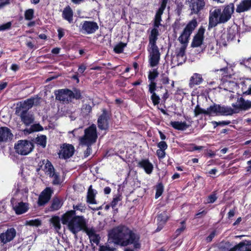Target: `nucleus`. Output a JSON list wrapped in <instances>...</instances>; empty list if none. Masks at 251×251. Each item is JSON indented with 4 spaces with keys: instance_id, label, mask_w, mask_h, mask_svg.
<instances>
[{
    "instance_id": "nucleus-1",
    "label": "nucleus",
    "mask_w": 251,
    "mask_h": 251,
    "mask_svg": "<svg viewBox=\"0 0 251 251\" xmlns=\"http://www.w3.org/2000/svg\"><path fill=\"white\" fill-rule=\"evenodd\" d=\"M108 237L115 245L121 247L133 245L135 249L141 247L139 235L125 225L121 224L111 229Z\"/></svg>"
},
{
    "instance_id": "nucleus-2",
    "label": "nucleus",
    "mask_w": 251,
    "mask_h": 251,
    "mask_svg": "<svg viewBox=\"0 0 251 251\" xmlns=\"http://www.w3.org/2000/svg\"><path fill=\"white\" fill-rule=\"evenodd\" d=\"M63 225H66L68 229L74 235L78 232L86 230L88 227L86 219L83 216L76 215L75 210H68L61 217Z\"/></svg>"
},
{
    "instance_id": "nucleus-3",
    "label": "nucleus",
    "mask_w": 251,
    "mask_h": 251,
    "mask_svg": "<svg viewBox=\"0 0 251 251\" xmlns=\"http://www.w3.org/2000/svg\"><path fill=\"white\" fill-rule=\"evenodd\" d=\"M56 100L66 103L72 102L73 100H81L83 97L81 91L77 88L71 90L68 88L59 89L55 92Z\"/></svg>"
},
{
    "instance_id": "nucleus-4",
    "label": "nucleus",
    "mask_w": 251,
    "mask_h": 251,
    "mask_svg": "<svg viewBox=\"0 0 251 251\" xmlns=\"http://www.w3.org/2000/svg\"><path fill=\"white\" fill-rule=\"evenodd\" d=\"M158 37L149 36V62L151 67H154L158 65L160 60L161 53L157 45Z\"/></svg>"
},
{
    "instance_id": "nucleus-5",
    "label": "nucleus",
    "mask_w": 251,
    "mask_h": 251,
    "mask_svg": "<svg viewBox=\"0 0 251 251\" xmlns=\"http://www.w3.org/2000/svg\"><path fill=\"white\" fill-rule=\"evenodd\" d=\"M170 0H160V6L157 10L154 18L153 20V28L151 31V33L149 36L158 37L159 33L158 28L162 25L161 22L162 21V15L164 11L167 7V3Z\"/></svg>"
},
{
    "instance_id": "nucleus-6",
    "label": "nucleus",
    "mask_w": 251,
    "mask_h": 251,
    "mask_svg": "<svg viewBox=\"0 0 251 251\" xmlns=\"http://www.w3.org/2000/svg\"><path fill=\"white\" fill-rule=\"evenodd\" d=\"M98 138L96 126L92 124L84 130V134L80 139L82 145H92Z\"/></svg>"
},
{
    "instance_id": "nucleus-7",
    "label": "nucleus",
    "mask_w": 251,
    "mask_h": 251,
    "mask_svg": "<svg viewBox=\"0 0 251 251\" xmlns=\"http://www.w3.org/2000/svg\"><path fill=\"white\" fill-rule=\"evenodd\" d=\"M197 25L198 23L195 19H193L187 24L178 38V40L183 46H187L190 36Z\"/></svg>"
},
{
    "instance_id": "nucleus-8",
    "label": "nucleus",
    "mask_w": 251,
    "mask_h": 251,
    "mask_svg": "<svg viewBox=\"0 0 251 251\" xmlns=\"http://www.w3.org/2000/svg\"><path fill=\"white\" fill-rule=\"evenodd\" d=\"M34 147L33 143L26 140L18 141V143L15 144L14 147L16 152L22 155L29 154L32 151Z\"/></svg>"
},
{
    "instance_id": "nucleus-9",
    "label": "nucleus",
    "mask_w": 251,
    "mask_h": 251,
    "mask_svg": "<svg viewBox=\"0 0 251 251\" xmlns=\"http://www.w3.org/2000/svg\"><path fill=\"white\" fill-rule=\"evenodd\" d=\"M101 112L102 113L98 118V127L100 130H106L109 128V121L111 116V113L105 108H103Z\"/></svg>"
},
{
    "instance_id": "nucleus-10",
    "label": "nucleus",
    "mask_w": 251,
    "mask_h": 251,
    "mask_svg": "<svg viewBox=\"0 0 251 251\" xmlns=\"http://www.w3.org/2000/svg\"><path fill=\"white\" fill-rule=\"evenodd\" d=\"M221 9L220 8H216L213 11H210L208 25V30H210L213 27L216 26L218 24L225 23L224 22H221Z\"/></svg>"
},
{
    "instance_id": "nucleus-11",
    "label": "nucleus",
    "mask_w": 251,
    "mask_h": 251,
    "mask_svg": "<svg viewBox=\"0 0 251 251\" xmlns=\"http://www.w3.org/2000/svg\"><path fill=\"white\" fill-rule=\"evenodd\" d=\"M15 114L19 116L21 121L26 126L32 124L35 120L34 116L26 110H21L20 109H16Z\"/></svg>"
},
{
    "instance_id": "nucleus-12",
    "label": "nucleus",
    "mask_w": 251,
    "mask_h": 251,
    "mask_svg": "<svg viewBox=\"0 0 251 251\" xmlns=\"http://www.w3.org/2000/svg\"><path fill=\"white\" fill-rule=\"evenodd\" d=\"M235 113L241 110H247L251 108V101L245 100L243 97L238 98L236 103L231 104Z\"/></svg>"
},
{
    "instance_id": "nucleus-13",
    "label": "nucleus",
    "mask_w": 251,
    "mask_h": 251,
    "mask_svg": "<svg viewBox=\"0 0 251 251\" xmlns=\"http://www.w3.org/2000/svg\"><path fill=\"white\" fill-rule=\"evenodd\" d=\"M75 151V148L72 145L64 144L58 153L59 157L63 159H69L74 155Z\"/></svg>"
},
{
    "instance_id": "nucleus-14",
    "label": "nucleus",
    "mask_w": 251,
    "mask_h": 251,
    "mask_svg": "<svg viewBox=\"0 0 251 251\" xmlns=\"http://www.w3.org/2000/svg\"><path fill=\"white\" fill-rule=\"evenodd\" d=\"M81 25L82 33L88 34L94 33L99 28L98 24L94 21H85Z\"/></svg>"
},
{
    "instance_id": "nucleus-15",
    "label": "nucleus",
    "mask_w": 251,
    "mask_h": 251,
    "mask_svg": "<svg viewBox=\"0 0 251 251\" xmlns=\"http://www.w3.org/2000/svg\"><path fill=\"white\" fill-rule=\"evenodd\" d=\"M17 231L14 227L8 228L5 232L0 234V242L5 244L12 241L16 237Z\"/></svg>"
},
{
    "instance_id": "nucleus-16",
    "label": "nucleus",
    "mask_w": 251,
    "mask_h": 251,
    "mask_svg": "<svg viewBox=\"0 0 251 251\" xmlns=\"http://www.w3.org/2000/svg\"><path fill=\"white\" fill-rule=\"evenodd\" d=\"M53 190L50 187H46L40 194L38 200V205L44 206L50 200Z\"/></svg>"
},
{
    "instance_id": "nucleus-17",
    "label": "nucleus",
    "mask_w": 251,
    "mask_h": 251,
    "mask_svg": "<svg viewBox=\"0 0 251 251\" xmlns=\"http://www.w3.org/2000/svg\"><path fill=\"white\" fill-rule=\"evenodd\" d=\"M235 10L234 3H230L224 6V8L221 15V22L225 23L228 22L230 18Z\"/></svg>"
},
{
    "instance_id": "nucleus-18",
    "label": "nucleus",
    "mask_w": 251,
    "mask_h": 251,
    "mask_svg": "<svg viewBox=\"0 0 251 251\" xmlns=\"http://www.w3.org/2000/svg\"><path fill=\"white\" fill-rule=\"evenodd\" d=\"M205 5L204 0H190V8L191 14H198Z\"/></svg>"
},
{
    "instance_id": "nucleus-19",
    "label": "nucleus",
    "mask_w": 251,
    "mask_h": 251,
    "mask_svg": "<svg viewBox=\"0 0 251 251\" xmlns=\"http://www.w3.org/2000/svg\"><path fill=\"white\" fill-rule=\"evenodd\" d=\"M205 32V29L203 26H201L196 33L194 36L193 41L191 43V47L193 48H197L200 47L204 40V33Z\"/></svg>"
},
{
    "instance_id": "nucleus-20",
    "label": "nucleus",
    "mask_w": 251,
    "mask_h": 251,
    "mask_svg": "<svg viewBox=\"0 0 251 251\" xmlns=\"http://www.w3.org/2000/svg\"><path fill=\"white\" fill-rule=\"evenodd\" d=\"M13 137L11 130L7 127H0V143L7 142L11 141Z\"/></svg>"
},
{
    "instance_id": "nucleus-21",
    "label": "nucleus",
    "mask_w": 251,
    "mask_h": 251,
    "mask_svg": "<svg viewBox=\"0 0 251 251\" xmlns=\"http://www.w3.org/2000/svg\"><path fill=\"white\" fill-rule=\"evenodd\" d=\"M251 10V0H241L237 5L236 12L241 13Z\"/></svg>"
},
{
    "instance_id": "nucleus-22",
    "label": "nucleus",
    "mask_w": 251,
    "mask_h": 251,
    "mask_svg": "<svg viewBox=\"0 0 251 251\" xmlns=\"http://www.w3.org/2000/svg\"><path fill=\"white\" fill-rule=\"evenodd\" d=\"M137 167L143 168L146 173L149 175L151 174L153 169L152 164L148 159H142L138 163Z\"/></svg>"
},
{
    "instance_id": "nucleus-23",
    "label": "nucleus",
    "mask_w": 251,
    "mask_h": 251,
    "mask_svg": "<svg viewBox=\"0 0 251 251\" xmlns=\"http://www.w3.org/2000/svg\"><path fill=\"white\" fill-rule=\"evenodd\" d=\"M84 232L88 236L91 242H93L97 245L99 244L100 237L99 234L96 233V230L93 227H87Z\"/></svg>"
},
{
    "instance_id": "nucleus-24",
    "label": "nucleus",
    "mask_w": 251,
    "mask_h": 251,
    "mask_svg": "<svg viewBox=\"0 0 251 251\" xmlns=\"http://www.w3.org/2000/svg\"><path fill=\"white\" fill-rule=\"evenodd\" d=\"M159 74L157 69H153L149 72L148 79L150 82L149 88L157 87V83L155 82V79L158 77Z\"/></svg>"
},
{
    "instance_id": "nucleus-25",
    "label": "nucleus",
    "mask_w": 251,
    "mask_h": 251,
    "mask_svg": "<svg viewBox=\"0 0 251 251\" xmlns=\"http://www.w3.org/2000/svg\"><path fill=\"white\" fill-rule=\"evenodd\" d=\"M186 46H182L179 50L176 52V57L177 59V66L181 65L185 62L186 57L185 55Z\"/></svg>"
},
{
    "instance_id": "nucleus-26",
    "label": "nucleus",
    "mask_w": 251,
    "mask_h": 251,
    "mask_svg": "<svg viewBox=\"0 0 251 251\" xmlns=\"http://www.w3.org/2000/svg\"><path fill=\"white\" fill-rule=\"evenodd\" d=\"M73 16L74 12L69 5L66 6L62 13V17L63 19L68 22L69 23L71 24L73 22Z\"/></svg>"
},
{
    "instance_id": "nucleus-27",
    "label": "nucleus",
    "mask_w": 251,
    "mask_h": 251,
    "mask_svg": "<svg viewBox=\"0 0 251 251\" xmlns=\"http://www.w3.org/2000/svg\"><path fill=\"white\" fill-rule=\"evenodd\" d=\"M97 194V191L93 189V186L91 185L88 189L86 197V202L89 204H97V202L95 199Z\"/></svg>"
},
{
    "instance_id": "nucleus-28",
    "label": "nucleus",
    "mask_w": 251,
    "mask_h": 251,
    "mask_svg": "<svg viewBox=\"0 0 251 251\" xmlns=\"http://www.w3.org/2000/svg\"><path fill=\"white\" fill-rule=\"evenodd\" d=\"M203 81V79L201 75L198 73H194L190 79L189 86L192 88L195 85H200Z\"/></svg>"
},
{
    "instance_id": "nucleus-29",
    "label": "nucleus",
    "mask_w": 251,
    "mask_h": 251,
    "mask_svg": "<svg viewBox=\"0 0 251 251\" xmlns=\"http://www.w3.org/2000/svg\"><path fill=\"white\" fill-rule=\"evenodd\" d=\"M28 203L22 201L16 205L13 209L17 215H21L27 211L28 210Z\"/></svg>"
},
{
    "instance_id": "nucleus-30",
    "label": "nucleus",
    "mask_w": 251,
    "mask_h": 251,
    "mask_svg": "<svg viewBox=\"0 0 251 251\" xmlns=\"http://www.w3.org/2000/svg\"><path fill=\"white\" fill-rule=\"evenodd\" d=\"M218 115H231L235 113L233 108L230 107L221 106L218 104Z\"/></svg>"
},
{
    "instance_id": "nucleus-31",
    "label": "nucleus",
    "mask_w": 251,
    "mask_h": 251,
    "mask_svg": "<svg viewBox=\"0 0 251 251\" xmlns=\"http://www.w3.org/2000/svg\"><path fill=\"white\" fill-rule=\"evenodd\" d=\"M170 125L175 129L178 130H184L189 127L185 122H181L178 121L171 122Z\"/></svg>"
},
{
    "instance_id": "nucleus-32",
    "label": "nucleus",
    "mask_w": 251,
    "mask_h": 251,
    "mask_svg": "<svg viewBox=\"0 0 251 251\" xmlns=\"http://www.w3.org/2000/svg\"><path fill=\"white\" fill-rule=\"evenodd\" d=\"M44 130L43 127L39 123L30 125L29 128H25L24 130L25 134H30L34 132L41 131Z\"/></svg>"
},
{
    "instance_id": "nucleus-33",
    "label": "nucleus",
    "mask_w": 251,
    "mask_h": 251,
    "mask_svg": "<svg viewBox=\"0 0 251 251\" xmlns=\"http://www.w3.org/2000/svg\"><path fill=\"white\" fill-rule=\"evenodd\" d=\"M47 138L45 135H40L34 139V143L44 149L46 147Z\"/></svg>"
},
{
    "instance_id": "nucleus-34",
    "label": "nucleus",
    "mask_w": 251,
    "mask_h": 251,
    "mask_svg": "<svg viewBox=\"0 0 251 251\" xmlns=\"http://www.w3.org/2000/svg\"><path fill=\"white\" fill-rule=\"evenodd\" d=\"M62 205V203L60 200L55 197L52 199L51 205L50 206L49 210L50 211H54L59 209Z\"/></svg>"
},
{
    "instance_id": "nucleus-35",
    "label": "nucleus",
    "mask_w": 251,
    "mask_h": 251,
    "mask_svg": "<svg viewBox=\"0 0 251 251\" xmlns=\"http://www.w3.org/2000/svg\"><path fill=\"white\" fill-rule=\"evenodd\" d=\"M33 106V102L31 98L27 99L21 105L16 107V109H20L21 110H26L28 111Z\"/></svg>"
},
{
    "instance_id": "nucleus-36",
    "label": "nucleus",
    "mask_w": 251,
    "mask_h": 251,
    "mask_svg": "<svg viewBox=\"0 0 251 251\" xmlns=\"http://www.w3.org/2000/svg\"><path fill=\"white\" fill-rule=\"evenodd\" d=\"M156 88L157 87L149 88V92L151 94V99L154 105L158 104L160 100V97L157 95L155 92V90H156Z\"/></svg>"
},
{
    "instance_id": "nucleus-37",
    "label": "nucleus",
    "mask_w": 251,
    "mask_h": 251,
    "mask_svg": "<svg viewBox=\"0 0 251 251\" xmlns=\"http://www.w3.org/2000/svg\"><path fill=\"white\" fill-rule=\"evenodd\" d=\"M169 218V217L168 215L167 212L164 211L157 215V220L159 223H160V225H164L167 222Z\"/></svg>"
},
{
    "instance_id": "nucleus-38",
    "label": "nucleus",
    "mask_w": 251,
    "mask_h": 251,
    "mask_svg": "<svg viewBox=\"0 0 251 251\" xmlns=\"http://www.w3.org/2000/svg\"><path fill=\"white\" fill-rule=\"evenodd\" d=\"M60 221H61V218L57 216L52 217L50 220V223L56 230H58L61 228Z\"/></svg>"
},
{
    "instance_id": "nucleus-39",
    "label": "nucleus",
    "mask_w": 251,
    "mask_h": 251,
    "mask_svg": "<svg viewBox=\"0 0 251 251\" xmlns=\"http://www.w3.org/2000/svg\"><path fill=\"white\" fill-rule=\"evenodd\" d=\"M227 35L226 32L221 33L220 36L217 40V42L220 45H223V46H226L227 45V43L229 42Z\"/></svg>"
},
{
    "instance_id": "nucleus-40",
    "label": "nucleus",
    "mask_w": 251,
    "mask_h": 251,
    "mask_svg": "<svg viewBox=\"0 0 251 251\" xmlns=\"http://www.w3.org/2000/svg\"><path fill=\"white\" fill-rule=\"evenodd\" d=\"M218 104H214L212 105H210L209 107L207 108L206 110V115H212L215 114L216 115H218Z\"/></svg>"
},
{
    "instance_id": "nucleus-41",
    "label": "nucleus",
    "mask_w": 251,
    "mask_h": 251,
    "mask_svg": "<svg viewBox=\"0 0 251 251\" xmlns=\"http://www.w3.org/2000/svg\"><path fill=\"white\" fill-rule=\"evenodd\" d=\"M41 221L39 219L26 221L25 223V226H30L38 227L39 226H41Z\"/></svg>"
},
{
    "instance_id": "nucleus-42",
    "label": "nucleus",
    "mask_w": 251,
    "mask_h": 251,
    "mask_svg": "<svg viewBox=\"0 0 251 251\" xmlns=\"http://www.w3.org/2000/svg\"><path fill=\"white\" fill-rule=\"evenodd\" d=\"M164 191V186L163 183L160 182L156 185V193L155 195V199H158L160 197Z\"/></svg>"
},
{
    "instance_id": "nucleus-43",
    "label": "nucleus",
    "mask_w": 251,
    "mask_h": 251,
    "mask_svg": "<svg viewBox=\"0 0 251 251\" xmlns=\"http://www.w3.org/2000/svg\"><path fill=\"white\" fill-rule=\"evenodd\" d=\"M126 46L127 43L121 42L115 46L114 51L116 53H121L123 52L124 49L126 47Z\"/></svg>"
},
{
    "instance_id": "nucleus-44",
    "label": "nucleus",
    "mask_w": 251,
    "mask_h": 251,
    "mask_svg": "<svg viewBox=\"0 0 251 251\" xmlns=\"http://www.w3.org/2000/svg\"><path fill=\"white\" fill-rule=\"evenodd\" d=\"M73 208V209L72 210H75V213H76V211H79L82 213H84L87 209L85 204L81 202L78 203L77 205L74 204Z\"/></svg>"
},
{
    "instance_id": "nucleus-45",
    "label": "nucleus",
    "mask_w": 251,
    "mask_h": 251,
    "mask_svg": "<svg viewBox=\"0 0 251 251\" xmlns=\"http://www.w3.org/2000/svg\"><path fill=\"white\" fill-rule=\"evenodd\" d=\"M217 195V193L216 191L212 192V193L207 197L205 203L209 204L214 203L218 199Z\"/></svg>"
},
{
    "instance_id": "nucleus-46",
    "label": "nucleus",
    "mask_w": 251,
    "mask_h": 251,
    "mask_svg": "<svg viewBox=\"0 0 251 251\" xmlns=\"http://www.w3.org/2000/svg\"><path fill=\"white\" fill-rule=\"evenodd\" d=\"M50 177H51L53 178V180L52 182V183L53 185H59L61 183L60 177L59 176V173H53L51 174V175H49Z\"/></svg>"
},
{
    "instance_id": "nucleus-47",
    "label": "nucleus",
    "mask_w": 251,
    "mask_h": 251,
    "mask_svg": "<svg viewBox=\"0 0 251 251\" xmlns=\"http://www.w3.org/2000/svg\"><path fill=\"white\" fill-rule=\"evenodd\" d=\"M34 10L33 9H28L25 12V19L27 21L31 20L34 17Z\"/></svg>"
},
{
    "instance_id": "nucleus-48",
    "label": "nucleus",
    "mask_w": 251,
    "mask_h": 251,
    "mask_svg": "<svg viewBox=\"0 0 251 251\" xmlns=\"http://www.w3.org/2000/svg\"><path fill=\"white\" fill-rule=\"evenodd\" d=\"M200 114L206 115V110L201 108L199 104H197L194 109V116L197 117Z\"/></svg>"
},
{
    "instance_id": "nucleus-49",
    "label": "nucleus",
    "mask_w": 251,
    "mask_h": 251,
    "mask_svg": "<svg viewBox=\"0 0 251 251\" xmlns=\"http://www.w3.org/2000/svg\"><path fill=\"white\" fill-rule=\"evenodd\" d=\"M45 168L47 170V172L48 173V175H51V174L55 172V169L51 163L47 160V163L45 165Z\"/></svg>"
},
{
    "instance_id": "nucleus-50",
    "label": "nucleus",
    "mask_w": 251,
    "mask_h": 251,
    "mask_svg": "<svg viewBox=\"0 0 251 251\" xmlns=\"http://www.w3.org/2000/svg\"><path fill=\"white\" fill-rule=\"evenodd\" d=\"M122 200V195L118 194L115 197L113 198V200L111 202V206L114 209L116 205H117L119 201Z\"/></svg>"
},
{
    "instance_id": "nucleus-51",
    "label": "nucleus",
    "mask_w": 251,
    "mask_h": 251,
    "mask_svg": "<svg viewBox=\"0 0 251 251\" xmlns=\"http://www.w3.org/2000/svg\"><path fill=\"white\" fill-rule=\"evenodd\" d=\"M226 34H227L228 40L230 42L234 40L236 32L234 29H230L226 32Z\"/></svg>"
},
{
    "instance_id": "nucleus-52",
    "label": "nucleus",
    "mask_w": 251,
    "mask_h": 251,
    "mask_svg": "<svg viewBox=\"0 0 251 251\" xmlns=\"http://www.w3.org/2000/svg\"><path fill=\"white\" fill-rule=\"evenodd\" d=\"M127 78L125 77H122V79L116 80V82L117 85L120 87H125L126 86V81L127 80Z\"/></svg>"
},
{
    "instance_id": "nucleus-53",
    "label": "nucleus",
    "mask_w": 251,
    "mask_h": 251,
    "mask_svg": "<svg viewBox=\"0 0 251 251\" xmlns=\"http://www.w3.org/2000/svg\"><path fill=\"white\" fill-rule=\"evenodd\" d=\"M12 23L11 22L0 25V31H4L11 28Z\"/></svg>"
},
{
    "instance_id": "nucleus-54",
    "label": "nucleus",
    "mask_w": 251,
    "mask_h": 251,
    "mask_svg": "<svg viewBox=\"0 0 251 251\" xmlns=\"http://www.w3.org/2000/svg\"><path fill=\"white\" fill-rule=\"evenodd\" d=\"M157 147L159 150L165 151L168 148V145L166 142L161 141L157 144Z\"/></svg>"
},
{
    "instance_id": "nucleus-55",
    "label": "nucleus",
    "mask_w": 251,
    "mask_h": 251,
    "mask_svg": "<svg viewBox=\"0 0 251 251\" xmlns=\"http://www.w3.org/2000/svg\"><path fill=\"white\" fill-rule=\"evenodd\" d=\"M156 155L159 159H163L166 155L165 151L158 149L156 151Z\"/></svg>"
},
{
    "instance_id": "nucleus-56",
    "label": "nucleus",
    "mask_w": 251,
    "mask_h": 251,
    "mask_svg": "<svg viewBox=\"0 0 251 251\" xmlns=\"http://www.w3.org/2000/svg\"><path fill=\"white\" fill-rule=\"evenodd\" d=\"M12 0H0V9L9 5Z\"/></svg>"
},
{
    "instance_id": "nucleus-57",
    "label": "nucleus",
    "mask_w": 251,
    "mask_h": 251,
    "mask_svg": "<svg viewBox=\"0 0 251 251\" xmlns=\"http://www.w3.org/2000/svg\"><path fill=\"white\" fill-rule=\"evenodd\" d=\"M216 234V230H214L212 231L210 234L206 237V241L207 242H210L212 241L213 239L214 238Z\"/></svg>"
},
{
    "instance_id": "nucleus-58",
    "label": "nucleus",
    "mask_w": 251,
    "mask_h": 251,
    "mask_svg": "<svg viewBox=\"0 0 251 251\" xmlns=\"http://www.w3.org/2000/svg\"><path fill=\"white\" fill-rule=\"evenodd\" d=\"M31 98L33 100V105L38 106L40 105L41 99L40 97L37 95L36 97H32Z\"/></svg>"
},
{
    "instance_id": "nucleus-59",
    "label": "nucleus",
    "mask_w": 251,
    "mask_h": 251,
    "mask_svg": "<svg viewBox=\"0 0 251 251\" xmlns=\"http://www.w3.org/2000/svg\"><path fill=\"white\" fill-rule=\"evenodd\" d=\"M181 226L180 228H177L176 231V235L180 234L182 232H183L186 228L185 226V221H182L181 222Z\"/></svg>"
},
{
    "instance_id": "nucleus-60",
    "label": "nucleus",
    "mask_w": 251,
    "mask_h": 251,
    "mask_svg": "<svg viewBox=\"0 0 251 251\" xmlns=\"http://www.w3.org/2000/svg\"><path fill=\"white\" fill-rule=\"evenodd\" d=\"M183 6L184 5L182 2L177 4L176 10L178 15H180L181 14Z\"/></svg>"
},
{
    "instance_id": "nucleus-61",
    "label": "nucleus",
    "mask_w": 251,
    "mask_h": 251,
    "mask_svg": "<svg viewBox=\"0 0 251 251\" xmlns=\"http://www.w3.org/2000/svg\"><path fill=\"white\" fill-rule=\"evenodd\" d=\"M82 109L84 110L85 113L88 114L92 111V107L90 104H85L82 106Z\"/></svg>"
},
{
    "instance_id": "nucleus-62",
    "label": "nucleus",
    "mask_w": 251,
    "mask_h": 251,
    "mask_svg": "<svg viewBox=\"0 0 251 251\" xmlns=\"http://www.w3.org/2000/svg\"><path fill=\"white\" fill-rule=\"evenodd\" d=\"M207 211L204 210L201 212H199L195 215V218L197 219L202 218V217L204 216L207 214Z\"/></svg>"
},
{
    "instance_id": "nucleus-63",
    "label": "nucleus",
    "mask_w": 251,
    "mask_h": 251,
    "mask_svg": "<svg viewBox=\"0 0 251 251\" xmlns=\"http://www.w3.org/2000/svg\"><path fill=\"white\" fill-rule=\"evenodd\" d=\"M87 148L86 150L84 151V157H88L91 153L92 149H91V146L92 145H86Z\"/></svg>"
},
{
    "instance_id": "nucleus-64",
    "label": "nucleus",
    "mask_w": 251,
    "mask_h": 251,
    "mask_svg": "<svg viewBox=\"0 0 251 251\" xmlns=\"http://www.w3.org/2000/svg\"><path fill=\"white\" fill-rule=\"evenodd\" d=\"M57 32L58 39L60 40L64 36V29L60 27L57 29Z\"/></svg>"
}]
</instances>
